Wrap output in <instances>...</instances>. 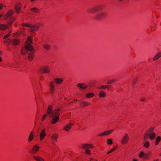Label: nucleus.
<instances>
[{
    "label": "nucleus",
    "mask_w": 161,
    "mask_h": 161,
    "mask_svg": "<svg viewBox=\"0 0 161 161\" xmlns=\"http://www.w3.org/2000/svg\"><path fill=\"white\" fill-rule=\"evenodd\" d=\"M106 95V93L103 91H100L98 94V96L100 98L104 97Z\"/></svg>",
    "instance_id": "a878e982"
},
{
    "label": "nucleus",
    "mask_w": 161,
    "mask_h": 161,
    "mask_svg": "<svg viewBox=\"0 0 161 161\" xmlns=\"http://www.w3.org/2000/svg\"><path fill=\"white\" fill-rule=\"evenodd\" d=\"M8 33H10V34H11V31H10Z\"/></svg>",
    "instance_id": "5fc2aeb1"
},
{
    "label": "nucleus",
    "mask_w": 161,
    "mask_h": 161,
    "mask_svg": "<svg viewBox=\"0 0 161 161\" xmlns=\"http://www.w3.org/2000/svg\"><path fill=\"white\" fill-rule=\"evenodd\" d=\"M161 140V137L160 136H157L156 138V140L155 142V144L156 146L158 145L159 142Z\"/></svg>",
    "instance_id": "2f4dec72"
},
{
    "label": "nucleus",
    "mask_w": 161,
    "mask_h": 161,
    "mask_svg": "<svg viewBox=\"0 0 161 161\" xmlns=\"http://www.w3.org/2000/svg\"><path fill=\"white\" fill-rule=\"evenodd\" d=\"M2 61V58H1V57H0V62H1Z\"/></svg>",
    "instance_id": "8fccbe9b"
},
{
    "label": "nucleus",
    "mask_w": 161,
    "mask_h": 161,
    "mask_svg": "<svg viewBox=\"0 0 161 161\" xmlns=\"http://www.w3.org/2000/svg\"><path fill=\"white\" fill-rule=\"evenodd\" d=\"M58 136L57 134L56 133H53L52 136L51 138L52 141L55 142L57 141Z\"/></svg>",
    "instance_id": "4be33fe9"
},
{
    "label": "nucleus",
    "mask_w": 161,
    "mask_h": 161,
    "mask_svg": "<svg viewBox=\"0 0 161 161\" xmlns=\"http://www.w3.org/2000/svg\"><path fill=\"white\" fill-rule=\"evenodd\" d=\"M100 9L98 7L90 8L87 9L86 13L88 14H92L99 11Z\"/></svg>",
    "instance_id": "ddd939ff"
},
{
    "label": "nucleus",
    "mask_w": 161,
    "mask_h": 161,
    "mask_svg": "<svg viewBox=\"0 0 161 161\" xmlns=\"http://www.w3.org/2000/svg\"><path fill=\"white\" fill-rule=\"evenodd\" d=\"M161 57V52L158 53L153 58V60L154 61L157 60Z\"/></svg>",
    "instance_id": "cd10ccee"
},
{
    "label": "nucleus",
    "mask_w": 161,
    "mask_h": 161,
    "mask_svg": "<svg viewBox=\"0 0 161 161\" xmlns=\"http://www.w3.org/2000/svg\"><path fill=\"white\" fill-rule=\"evenodd\" d=\"M53 106L52 105H50L48 106L47 108V113L43 115L41 119V121H44V120L47 118V115H48L49 117H50V115L51 114L52 111L53 110Z\"/></svg>",
    "instance_id": "39448f33"
},
{
    "label": "nucleus",
    "mask_w": 161,
    "mask_h": 161,
    "mask_svg": "<svg viewBox=\"0 0 161 161\" xmlns=\"http://www.w3.org/2000/svg\"><path fill=\"white\" fill-rule=\"evenodd\" d=\"M77 101V99H76V100H75V101Z\"/></svg>",
    "instance_id": "4d7b16f0"
},
{
    "label": "nucleus",
    "mask_w": 161,
    "mask_h": 161,
    "mask_svg": "<svg viewBox=\"0 0 161 161\" xmlns=\"http://www.w3.org/2000/svg\"><path fill=\"white\" fill-rule=\"evenodd\" d=\"M156 29V27L155 26V25L154 26L152 27L151 28V30L152 31H154Z\"/></svg>",
    "instance_id": "a18cd8bd"
},
{
    "label": "nucleus",
    "mask_w": 161,
    "mask_h": 161,
    "mask_svg": "<svg viewBox=\"0 0 161 161\" xmlns=\"http://www.w3.org/2000/svg\"><path fill=\"white\" fill-rule=\"evenodd\" d=\"M71 124L67 125L64 127L63 129L66 131H69L71 129Z\"/></svg>",
    "instance_id": "c756f323"
},
{
    "label": "nucleus",
    "mask_w": 161,
    "mask_h": 161,
    "mask_svg": "<svg viewBox=\"0 0 161 161\" xmlns=\"http://www.w3.org/2000/svg\"><path fill=\"white\" fill-rule=\"evenodd\" d=\"M20 42V41L18 39H14L12 40L11 43L12 45L14 46H17L19 45Z\"/></svg>",
    "instance_id": "dca6fc26"
},
{
    "label": "nucleus",
    "mask_w": 161,
    "mask_h": 161,
    "mask_svg": "<svg viewBox=\"0 0 161 161\" xmlns=\"http://www.w3.org/2000/svg\"><path fill=\"white\" fill-rule=\"evenodd\" d=\"M20 34V33L19 32H17L15 34L16 36H19Z\"/></svg>",
    "instance_id": "de8ad7c7"
},
{
    "label": "nucleus",
    "mask_w": 161,
    "mask_h": 161,
    "mask_svg": "<svg viewBox=\"0 0 161 161\" xmlns=\"http://www.w3.org/2000/svg\"><path fill=\"white\" fill-rule=\"evenodd\" d=\"M158 161V160L157 159V160H154L153 161Z\"/></svg>",
    "instance_id": "6e6d98bb"
},
{
    "label": "nucleus",
    "mask_w": 161,
    "mask_h": 161,
    "mask_svg": "<svg viewBox=\"0 0 161 161\" xmlns=\"http://www.w3.org/2000/svg\"><path fill=\"white\" fill-rule=\"evenodd\" d=\"M129 137L127 133L125 134L122 137L121 143L122 145H125L127 144L129 140Z\"/></svg>",
    "instance_id": "423d86ee"
},
{
    "label": "nucleus",
    "mask_w": 161,
    "mask_h": 161,
    "mask_svg": "<svg viewBox=\"0 0 161 161\" xmlns=\"http://www.w3.org/2000/svg\"><path fill=\"white\" fill-rule=\"evenodd\" d=\"M117 148V146H116L114 148H111L110 150L107 152V154H110L112 153L113 151L115 150Z\"/></svg>",
    "instance_id": "4c0bfd02"
},
{
    "label": "nucleus",
    "mask_w": 161,
    "mask_h": 161,
    "mask_svg": "<svg viewBox=\"0 0 161 161\" xmlns=\"http://www.w3.org/2000/svg\"><path fill=\"white\" fill-rule=\"evenodd\" d=\"M43 25V24L42 23H37L34 25H33L29 23H24L22 24V25L29 28V31L33 32L37 31L40 27Z\"/></svg>",
    "instance_id": "7ed1b4c3"
},
{
    "label": "nucleus",
    "mask_w": 161,
    "mask_h": 161,
    "mask_svg": "<svg viewBox=\"0 0 161 161\" xmlns=\"http://www.w3.org/2000/svg\"><path fill=\"white\" fill-rule=\"evenodd\" d=\"M154 127H151L149 128L147 131L145 133L143 137V139L144 141L147 140L149 138V133L151 132V131H153L154 130Z\"/></svg>",
    "instance_id": "9d476101"
},
{
    "label": "nucleus",
    "mask_w": 161,
    "mask_h": 161,
    "mask_svg": "<svg viewBox=\"0 0 161 161\" xmlns=\"http://www.w3.org/2000/svg\"><path fill=\"white\" fill-rule=\"evenodd\" d=\"M8 28L7 25L4 24L0 25V30L4 31L7 29Z\"/></svg>",
    "instance_id": "7c9ffc66"
},
{
    "label": "nucleus",
    "mask_w": 161,
    "mask_h": 161,
    "mask_svg": "<svg viewBox=\"0 0 161 161\" xmlns=\"http://www.w3.org/2000/svg\"><path fill=\"white\" fill-rule=\"evenodd\" d=\"M94 145L92 143H83L81 146V148L83 149H92Z\"/></svg>",
    "instance_id": "6e6552de"
},
{
    "label": "nucleus",
    "mask_w": 161,
    "mask_h": 161,
    "mask_svg": "<svg viewBox=\"0 0 161 161\" xmlns=\"http://www.w3.org/2000/svg\"><path fill=\"white\" fill-rule=\"evenodd\" d=\"M110 87V86L109 85H103L99 86L98 88L100 90L104 89L109 88Z\"/></svg>",
    "instance_id": "473e14b6"
},
{
    "label": "nucleus",
    "mask_w": 161,
    "mask_h": 161,
    "mask_svg": "<svg viewBox=\"0 0 161 161\" xmlns=\"http://www.w3.org/2000/svg\"><path fill=\"white\" fill-rule=\"evenodd\" d=\"M21 8L22 5L20 3H17L16 4L14 8V9L16 14H18L19 13L21 10Z\"/></svg>",
    "instance_id": "4468645a"
},
{
    "label": "nucleus",
    "mask_w": 161,
    "mask_h": 161,
    "mask_svg": "<svg viewBox=\"0 0 161 161\" xmlns=\"http://www.w3.org/2000/svg\"><path fill=\"white\" fill-rule=\"evenodd\" d=\"M2 54V52L1 51H0V55H1Z\"/></svg>",
    "instance_id": "3c124183"
},
{
    "label": "nucleus",
    "mask_w": 161,
    "mask_h": 161,
    "mask_svg": "<svg viewBox=\"0 0 161 161\" xmlns=\"http://www.w3.org/2000/svg\"><path fill=\"white\" fill-rule=\"evenodd\" d=\"M28 51L26 49L25 47H23L21 50V54L23 55H25L27 53Z\"/></svg>",
    "instance_id": "f704fd0d"
},
{
    "label": "nucleus",
    "mask_w": 161,
    "mask_h": 161,
    "mask_svg": "<svg viewBox=\"0 0 161 161\" xmlns=\"http://www.w3.org/2000/svg\"><path fill=\"white\" fill-rule=\"evenodd\" d=\"M116 81V80L115 79H113L112 80H108L107 82V83L108 84H111L113 83L114 81Z\"/></svg>",
    "instance_id": "79ce46f5"
},
{
    "label": "nucleus",
    "mask_w": 161,
    "mask_h": 161,
    "mask_svg": "<svg viewBox=\"0 0 161 161\" xmlns=\"http://www.w3.org/2000/svg\"><path fill=\"white\" fill-rule=\"evenodd\" d=\"M107 144H109L110 145H111L113 144V142L111 139H108L107 140Z\"/></svg>",
    "instance_id": "37998d69"
},
{
    "label": "nucleus",
    "mask_w": 161,
    "mask_h": 161,
    "mask_svg": "<svg viewBox=\"0 0 161 161\" xmlns=\"http://www.w3.org/2000/svg\"><path fill=\"white\" fill-rule=\"evenodd\" d=\"M3 16V14H0V19L2 18Z\"/></svg>",
    "instance_id": "09e8293b"
},
{
    "label": "nucleus",
    "mask_w": 161,
    "mask_h": 161,
    "mask_svg": "<svg viewBox=\"0 0 161 161\" xmlns=\"http://www.w3.org/2000/svg\"><path fill=\"white\" fill-rule=\"evenodd\" d=\"M153 131H151V132L149 133V138L151 140H154L156 136V134L154 132H153Z\"/></svg>",
    "instance_id": "5701e85b"
},
{
    "label": "nucleus",
    "mask_w": 161,
    "mask_h": 161,
    "mask_svg": "<svg viewBox=\"0 0 161 161\" xmlns=\"http://www.w3.org/2000/svg\"><path fill=\"white\" fill-rule=\"evenodd\" d=\"M108 14L106 12L99 13L92 17V19L97 21H102L105 19L107 17Z\"/></svg>",
    "instance_id": "20e7f679"
},
{
    "label": "nucleus",
    "mask_w": 161,
    "mask_h": 161,
    "mask_svg": "<svg viewBox=\"0 0 161 161\" xmlns=\"http://www.w3.org/2000/svg\"><path fill=\"white\" fill-rule=\"evenodd\" d=\"M80 104L81 107H85L89 105L90 104V103L88 102L83 101L80 103Z\"/></svg>",
    "instance_id": "c85d7f7f"
},
{
    "label": "nucleus",
    "mask_w": 161,
    "mask_h": 161,
    "mask_svg": "<svg viewBox=\"0 0 161 161\" xmlns=\"http://www.w3.org/2000/svg\"><path fill=\"white\" fill-rule=\"evenodd\" d=\"M34 57V52L29 53L28 54V58L30 61H32Z\"/></svg>",
    "instance_id": "aec40b11"
},
{
    "label": "nucleus",
    "mask_w": 161,
    "mask_h": 161,
    "mask_svg": "<svg viewBox=\"0 0 161 161\" xmlns=\"http://www.w3.org/2000/svg\"><path fill=\"white\" fill-rule=\"evenodd\" d=\"M40 148V146L38 144L34 145L31 149L30 153L31 154H36Z\"/></svg>",
    "instance_id": "9b49d317"
},
{
    "label": "nucleus",
    "mask_w": 161,
    "mask_h": 161,
    "mask_svg": "<svg viewBox=\"0 0 161 161\" xmlns=\"http://www.w3.org/2000/svg\"><path fill=\"white\" fill-rule=\"evenodd\" d=\"M137 79L136 78H135L132 81V84L133 86L136 84L137 81Z\"/></svg>",
    "instance_id": "ea45409f"
},
{
    "label": "nucleus",
    "mask_w": 161,
    "mask_h": 161,
    "mask_svg": "<svg viewBox=\"0 0 161 161\" xmlns=\"http://www.w3.org/2000/svg\"><path fill=\"white\" fill-rule=\"evenodd\" d=\"M39 72L42 74L49 73L50 72V68L48 66H45L41 67L39 70Z\"/></svg>",
    "instance_id": "0eeeda50"
},
{
    "label": "nucleus",
    "mask_w": 161,
    "mask_h": 161,
    "mask_svg": "<svg viewBox=\"0 0 161 161\" xmlns=\"http://www.w3.org/2000/svg\"><path fill=\"white\" fill-rule=\"evenodd\" d=\"M151 156L149 153H145L144 152H140L139 154V157L140 158H143L144 159H148Z\"/></svg>",
    "instance_id": "1a4fd4ad"
},
{
    "label": "nucleus",
    "mask_w": 161,
    "mask_h": 161,
    "mask_svg": "<svg viewBox=\"0 0 161 161\" xmlns=\"http://www.w3.org/2000/svg\"><path fill=\"white\" fill-rule=\"evenodd\" d=\"M43 47L46 50H48L50 48V46L47 44H45L43 45Z\"/></svg>",
    "instance_id": "58836bf2"
},
{
    "label": "nucleus",
    "mask_w": 161,
    "mask_h": 161,
    "mask_svg": "<svg viewBox=\"0 0 161 161\" xmlns=\"http://www.w3.org/2000/svg\"><path fill=\"white\" fill-rule=\"evenodd\" d=\"M33 43V38L31 36H29L27 37V40L26 42V44H32Z\"/></svg>",
    "instance_id": "b1692460"
},
{
    "label": "nucleus",
    "mask_w": 161,
    "mask_h": 161,
    "mask_svg": "<svg viewBox=\"0 0 161 161\" xmlns=\"http://www.w3.org/2000/svg\"><path fill=\"white\" fill-rule=\"evenodd\" d=\"M12 39L10 38H8L5 40L4 41V42L7 43V45H9L10 43H11Z\"/></svg>",
    "instance_id": "e433bc0d"
},
{
    "label": "nucleus",
    "mask_w": 161,
    "mask_h": 161,
    "mask_svg": "<svg viewBox=\"0 0 161 161\" xmlns=\"http://www.w3.org/2000/svg\"><path fill=\"white\" fill-rule=\"evenodd\" d=\"M14 13L13 10L11 9H10L7 12L6 15V18H8L11 16Z\"/></svg>",
    "instance_id": "393cba45"
},
{
    "label": "nucleus",
    "mask_w": 161,
    "mask_h": 161,
    "mask_svg": "<svg viewBox=\"0 0 161 161\" xmlns=\"http://www.w3.org/2000/svg\"><path fill=\"white\" fill-rule=\"evenodd\" d=\"M94 93L93 92H90L86 94V97L87 98H92L94 96Z\"/></svg>",
    "instance_id": "72a5a7b5"
},
{
    "label": "nucleus",
    "mask_w": 161,
    "mask_h": 161,
    "mask_svg": "<svg viewBox=\"0 0 161 161\" xmlns=\"http://www.w3.org/2000/svg\"><path fill=\"white\" fill-rule=\"evenodd\" d=\"M64 81L62 78H56L54 79V81H51L49 84L50 90L51 93L53 95L55 93V84L58 85L62 83Z\"/></svg>",
    "instance_id": "f257e3e1"
},
{
    "label": "nucleus",
    "mask_w": 161,
    "mask_h": 161,
    "mask_svg": "<svg viewBox=\"0 0 161 161\" xmlns=\"http://www.w3.org/2000/svg\"><path fill=\"white\" fill-rule=\"evenodd\" d=\"M133 161H137V160L136 159H134L133 160Z\"/></svg>",
    "instance_id": "864d4df0"
},
{
    "label": "nucleus",
    "mask_w": 161,
    "mask_h": 161,
    "mask_svg": "<svg viewBox=\"0 0 161 161\" xmlns=\"http://www.w3.org/2000/svg\"><path fill=\"white\" fill-rule=\"evenodd\" d=\"M60 109H55L53 111H52L50 117L52 118L51 123L53 124L56 123L59 120V116L60 115Z\"/></svg>",
    "instance_id": "f03ea898"
},
{
    "label": "nucleus",
    "mask_w": 161,
    "mask_h": 161,
    "mask_svg": "<svg viewBox=\"0 0 161 161\" xmlns=\"http://www.w3.org/2000/svg\"><path fill=\"white\" fill-rule=\"evenodd\" d=\"M33 158L36 161H45V159L43 157L38 155L33 156Z\"/></svg>",
    "instance_id": "f3484780"
},
{
    "label": "nucleus",
    "mask_w": 161,
    "mask_h": 161,
    "mask_svg": "<svg viewBox=\"0 0 161 161\" xmlns=\"http://www.w3.org/2000/svg\"><path fill=\"white\" fill-rule=\"evenodd\" d=\"M25 47L28 51L31 52L34 50V48L31 44H26Z\"/></svg>",
    "instance_id": "6ab92c4d"
},
{
    "label": "nucleus",
    "mask_w": 161,
    "mask_h": 161,
    "mask_svg": "<svg viewBox=\"0 0 161 161\" xmlns=\"http://www.w3.org/2000/svg\"><path fill=\"white\" fill-rule=\"evenodd\" d=\"M30 10L32 12L35 13H38L40 11L39 9L36 8H31Z\"/></svg>",
    "instance_id": "c9c22d12"
},
{
    "label": "nucleus",
    "mask_w": 161,
    "mask_h": 161,
    "mask_svg": "<svg viewBox=\"0 0 161 161\" xmlns=\"http://www.w3.org/2000/svg\"><path fill=\"white\" fill-rule=\"evenodd\" d=\"M143 145L144 148L147 149L150 146V143L148 141H144L143 142Z\"/></svg>",
    "instance_id": "bb28decb"
},
{
    "label": "nucleus",
    "mask_w": 161,
    "mask_h": 161,
    "mask_svg": "<svg viewBox=\"0 0 161 161\" xmlns=\"http://www.w3.org/2000/svg\"><path fill=\"white\" fill-rule=\"evenodd\" d=\"M85 153L87 155H90L91 154V151L89 149H86Z\"/></svg>",
    "instance_id": "a19ab883"
},
{
    "label": "nucleus",
    "mask_w": 161,
    "mask_h": 161,
    "mask_svg": "<svg viewBox=\"0 0 161 161\" xmlns=\"http://www.w3.org/2000/svg\"><path fill=\"white\" fill-rule=\"evenodd\" d=\"M113 131L112 130H106L102 133L98 134L97 135V136L99 137H102L106 136L107 135L110 134Z\"/></svg>",
    "instance_id": "f8f14e48"
},
{
    "label": "nucleus",
    "mask_w": 161,
    "mask_h": 161,
    "mask_svg": "<svg viewBox=\"0 0 161 161\" xmlns=\"http://www.w3.org/2000/svg\"><path fill=\"white\" fill-rule=\"evenodd\" d=\"M10 36V33H8L6 35L4 36L3 38V39H5V38H7L9 37Z\"/></svg>",
    "instance_id": "c03bdc74"
},
{
    "label": "nucleus",
    "mask_w": 161,
    "mask_h": 161,
    "mask_svg": "<svg viewBox=\"0 0 161 161\" xmlns=\"http://www.w3.org/2000/svg\"><path fill=\"white\" fill-rule=\"evenodd\" d=\"M76 86L82 89H86L87 87V86L86 85L83 83H78Z\"/></svg>",
    "instance_id": "a211bd4d"
},
{
    "label": "nucleus",
    "mask_w": 161,
    "mask_h": 161,
    "mask_svg": "<svg viewBox=\"0 0 161 161\" xmlns=\"http://www.w3.org/2000/svg\"><path fill=\"white\" fill-rule=\"evenodd\" d=\"M34 133L33 131H31L29 135L28 141V142H30L34 139Z\"/></svg>",
    "instance_id": "412c9836"
},
{
    "label": "nucleus",
    "mask_w": 161,
    "mask_h": 161,
    "mask_svg": "<svg viewBox=\"0 0 161 161\" xmlns=\"http://www.w3.org/2000/svg\"><path fill=\"white\" fill-rule=\"evenodd\" d=\"M3 7V4L2 3H0V10Z\"/></svg>",
    "instance_id": "49530a36"
},
{
    "label": "nucleus",
    "mask_w": 161,
    "mask_h": 161,
    "mask_svg": "<svg viewBox=\"0 0 161 161\" xmlns=\"http://www.w3.org/2000/svg\"><path fill=\"white\" fill-rule=\"evenodd\" d=\"M124 0H118V1L119 2H122Z\"/></svg>",
    "instance_id": "603ef678"
},
{
    "label": "nucleus",
    "mask_w": 161,
    "mask_h": 161,
    "mask_svg": "<svg viewBox=\"0 0 161 161\" xmlns=\"http://www.w3.org/2000/svg\"><path fill=\"white\" fill-rule=\"evenodd\" d=\"M46 129L44 128L41 131L40 135V139L41 141L43 140L46 136Z\"/></svg>",
    "instance_id": "2eb2a0df"
}]
</instances>
